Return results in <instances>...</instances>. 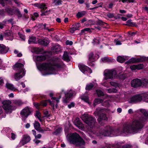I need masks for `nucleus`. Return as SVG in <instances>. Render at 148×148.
<instances>
[{"instance_id": "4d7b16f0", "label": "nucleus", "mask_w": 148, "mask_h": 148, "mask_svg": "<svg viewBox=\"0 0 148 148\" xmlns=\"http://www.w3.org/2000/svg\"><path fill=\"white\" fill-rule=\"evenodd\" d=\"M102 61L106 62L109 61V59L107 57H105L101 59Z\"/></svg>"}, {"instance_id": "9d476101", "label": "nucleus", "mask_w": 148, "mask_h": 148, "mask_svg": "<svg viewBox=\"0 0 148 148\" xmlns=\"http://www.w3.org/2000/svg\"><path fill=\"white\" fill-rule=\"evenodd\" d=\"M30 140V137L28 135H24L17 147H20L29 142Z\"/></svg>"}, {"instance_id": "5701e85b", "label": "nucleus", "mask_w": 148, "mask_h": 148, "mask_svg": "<svg viewBox=\"0 0 148 148\" xmlns=\"http://www.w3.org/2000/svg\"><path fill=\"white\" fill-rule=\"evenodd\" d=\"M4 36L7 39L11 40L12 37V34L10 31H8L4 33Z\"/></svg>"}, {"instance_id": "6e6d98bb", "label": "nucleus", "mask_w": 148, "mask_h": 148, "mask_svg": "<svg viewBox=\"0 0 148 148\" xmlns=\"http://www.w3.org/2000/svg\"><path fill=\"white\" fill-rule=\"evenodd\" d=\"M108 91V92L109 93H112L113 92H115V89H108L106 90Z\"/></svg>"}, {"instance_id": "338daca9", "label": "nucleus", "mask_w": 148, "mask_h": 148, "mask_svg": "<svg viewBox=\"0 0 148 148\" xmlns=\"http://www.w3.org/2000/svg\"><path fill=\"white\" fill-rule=\"evenodd\" d=\"M107 16L109 18H112L114 17V15L112 13H109L107 14Z\"/></svg>"}, {"instance_id": "774afa93", "label": "nucleus", "mask_w": 148, "mask_h": 148, "mask_svg": "<svg viewBox=\"0 0 148 148\" xmlns=\"http://www.w3.org/2000/svg\"><path fill=\"white\" fill-rule=\"evenodd\" d=\"M74 106V103L73 102L71 103L70 104L68 105V107L70 108H71V107H73Z\"/></svg>"}, {"instance_id": "0eeeda50", "label": "nucleus", "mask_w": 148, "mask_h": 148, "mask_svg": "<svg viewBox=\"0 0 148 148\" xmlns=\"http://www.w3.org/2000/svg\"><path fill=\"white\" fill-rule=\"evenodd\" d=\"M12 102L9 100H5L3 102V107L5 112L7 113H10L14 110V107L11 105Z\"/></svg>"}, {"instance_id": "49530a36", "label": "nucleus", "mask_w": 148, "mask_h": 148, "mask_svg": "<svg viewBox=\"0 0 148 148\" xmlns=\"http://www.w3.org/2000/svg\"><path fill=\"white\" fill-rule=\"evenodd\" d=\"M61 95H60L59 96V98L58 99H57L55 97H51V99L54 100H56V101L57 103H58L59 101V99L61 98Z\"/></svg>"}, {"instance_id": "b1692460", "label": "nucleus", "mask_w": 148, "mask_h": 148, "mask_svg": "<svg viewBox=\"0 0 148 148\" xmlns=\"http://www.w3.org/2000/svg\"><path fill=\"white\" fill-rule=\"evenodd\" d=\"M37 61H42L46 59V57L43 55L38 56L35 57Z\"/></svg>"}, {"instance_id": "9b49d317", "label": "nucleus", "mask_w": 148, "mask_h": 148, "mask_svg": "<svg viewBox=\"0 0 148 148\" xmlns=\"http://www.w3.org/2000/svg\"><path fill=\"white\" fill-rule=\"evenodd\" d=\"M141 101V97L139 95H136L131 97L128 100L130 103H136Z\"/></svg>"}, {"instance_id": "c9c22d12", "label": "nucleus", "mask_w": 148, "mask_h": 148, "mask_svg": "<svg viewBox=\"0 0 148 148\" xmlns=\"http://www.w3.org/2000/svg\"><path fill=\"white\" fill-rule=\"evenodd\" d=\"M62 129L61 128H59L57 129L53 133L54 135H57L59 134L62 131Z\"/></svg>"}, {"instance_id": "0e129e2a", "label": "nucleus", "mask_w": 148, "mask_h": 148, "mask_svg": "<svg viewBox=\"0 0 148 148\" xmlns=\"http://www.w3.org/2000/svg\"><path fill=\"white\" fill-rule=\"evenodd\" d=\"M66 43V45H72L73 44V42L71 41L67 40Z\"/></svg>"}, {"instance_id": "dca6fc26", "label": "nucleus", "mask_w": 148, "mask_h": 148, "mask_svg": "<svg viewBox=\"0 0 148 148\" xmlns=\"http://www.w3.org/2000/svg\"><path fill=\"white\" fill-rule=\"evenodd\" d=\"M38 42L40 45L47 46L49 44V42L47 38H45L38 40Z\"/></svg>"}, {"instance_id": "bf43d9fd", "label": "nucleus", "mask_w": 148, "mask_h": 148, "mask_svg": "<svg viewBox=\"0 0 148 148\" xmlns=\"http://www.w3.org/2000/svg\"><path fill=\"white\" fill-rule=\"evenodd\" d=\"M132 146L129 144H126L122 147V148H131Z\"/></svg>"}, {"instance_id": "052dcab7", "label": "nucleus", "mask_w": 148, "mask_h": 148, "mask_svg": "<svg viewBox=\"0 0 148 148\" xmlns=\"http://www.w3.org/2000/svg\"><path fill=\"white\" fill-rule=\"evenodd\" d=\"M114 41L116 45H121V41L118 40V39L115 40Z\"/></svg>"}, {"instance_id": "7c9ffc66", "label": "nucleus", "mask_w": 148, "mask_h": 148, "mask_svg": "<svg viewBox=\"0 0 148 148\" xmlns=\"http://www.w3.org/2000/svg\"><path fill=\"white\" fill-rule=\"evenodd\" d=\"M33 124L35 129L37 130L40 127V124L38 121H35Z\"/></svg>"}, {"instance_id": "de8ad7c7", "label": "nucleus", "mask_w": 148, "mask_h": 148, "mask_svg": "<svg viewBox=\"0 0 148 148\" xmlns=\"http://www.w3.org/2000/svg\"><path fill=\"white\" fill-rule=\"evenodd\" d=\"M121 1L123 3H128V2H132L133 3L134 1V0H120V1Z\"/></svg>"}, {"instance_id": "cd10ccee", "label": "nucleus", "mask_w": 148, "mask_h": 148, "mask_svg": "<svg viewBox=\"0 0 148 148\" xmlns=\"http://www.w3.org/2000/svg\"><path fill=\"white\" fill-rule=\"evenodd\" d=\"M103 111V110L101 108H97L96 111L94 112V115L95 116H98L101 114Z\"/></svg>"}, {"instance_id": "a18cd8bd", "label": "nucleus", "mask_w": 148, "mask_h": 148, "mask_svg": "<svg viewBox=\"0 0 148 148\" xmlns=\"http://www.w3.org/2000/svg\"><path fill=\"white\" fill-rule=\"evenodd\" d=\"M110 84L112 86H114L115 87H116L118 86V84L117 83L113 82H110Z\"/></svg>"}, {"instance_id": "39448f33", "label": "nucleus", "mask_w": 148, "mask_h": 148, "mask_svg": "<svg viewBox=\"0 0 148 148\" xmlns=\"http://www.w3.org/2000/svg\"><path fill=\"white\" fill-rule=\"evenodd\" d=\"M81 117L84 121L90 128H93L94 127L96 122L95 118L86 114L82 115Z\"/></svg>"}, {"instance_id": "bb28decb", "label": "nucleus", "mask_w": 148, "mask_h": 148, "mask_svg": "<svg viewBox=\"0 0 148 148\" xmlns=\"http://www.w3.org/2000/svg\"><path fill=\"white\" fill-rule=\"evenodd\" d=\"M141 97V100L142 99L143 100H147L146 101L148 102V92H146L140 95Z\"/></svg>"}, {"instance_id": "4468645a", "label": "nucleus", "mask_w": 148, "mask_h": 148, "mask_svg": "<svg viewBox=\"0 0 148 148\" xmlns=\"http://www.w3.org/2000/svg\"><path fill=\"white\" fill-rule=\"evenodd\" d=\"M65 98L63 99V101L65 103H67L69 99L72 97L73 94L72 91L71 90L68 92L64 93Z\"/></svg>"}, {"instance_id": "09e8293b", "label": "nucleus", "mask_w": 148, "mask_h": 148, "mask_svg": "<svg viewBox=\"0 0 148 148\" xmlns=\"http://www.w3.org/2000/svg\"><path fill=\"white\" fill-rule=\"evenodd\" d=\"M33 104L35 107L37 109H39L40 108V103H34Z\"/></svg>"}, {"instance_id": "4c0bfd02", "label": "nucleus", "mask_w": 148, "mask_h": 148, "mask_svg": "<svg viewBox=\"0 0 148 148\" xmlns=\"http://www.w3.org/2000/svg\"><path fill=\"white\" fill-rule=\"evenodd\" d=\"M96 92L98 97H100L104 95L103 92L101 90H96Z\"/></svg>"}, {"instance_id": "58836bf2", "label": "nucleus", "mask_w": 148, "mask_h": 148, "mask_svg": "<svg viewBox=\"0 0 148 148\" xmlns=\"http://www.w3.org/2000/svg\"><path fill=\"white\" fill-rule=\"evenodd\" d=\"M81 99H82V100H83L86 102L89 103V98L88 96H82L81 97Z\"/></svg>"}, {"instance_id": "20e7f679", "label": "nucleus", "mask_w": 148, "mask_h": 148, "mask_svg": "<svg viewBox=\"0 0 148 148\" xmlns=\"http://www.w3.org/2000/svg\"><path fill=\"white\" fill-rule=\"evenodd\" d=\"M69 140L71 143L78 146L84 145L85 143L83 139L76 133H73L69 136Z\"/></svg>"}, {"instance_id": "393cba45", "label": "nucleus", "mask_w": 148, "mask_h": 148, "mask_svg": "<svg viewBox=\"0 0 148 148\" xmlns=\"http://www.w3.org/2000/svg\"><path fill=\"white\" fill-rule=\"evenodd\" d=\"M63 59L67 62L70 60V57L68 56V53L66 52H64L63 56Z\"/></svg>"}, {"instance_id": "473e14b6", "label": "nucleus", "mask_w": 148, "mask_h": 148, "mask_svg": "<svg viewBox=\"0 0 148 148\" xmlns=\"http://www.w3.org/2000/svg\"><path fill=\"white\" fill-rule=\"evenodd\" d=\"M86 14V12L84 11L81 12H79L77 14V18H80L84 15Z\"/></svg>"}, {"instance_id": "680f3d73", "label": "nucleus", "mask_w": 148, "mask_h": 148, "mask_svg": "<svg viewBox=\"0 0 148 148\" xmlns=\"http://www.w3.org/2000/svg\"><path fill=\"white\" fill-rule=\"evenodd\" d=\"M130 68L132 70H135L137 69L136 65H133L131 66H130Z\"/></svg>"}, {"instance_id": "4be33fe9", "label": "nucleus", "mask_w": 148, "mask_h": 148, "mask_svg": "<svg viewBox=\"0 0 148 148\" xmlns=\"http://www.w3.org/2000/svg\"><path fill=\"white\" fill-rule=\"evenodd\" d=\"M80 26L79 23H77L75 25H73V27L70 29V32L71 33H73L75 31L77 30L78 28Z\"/></svg>"}, {"instance_id": "79ce46f5", "label": "nucleus", "mask_w": 148, "mask_h": 148, "mask_svg": "<svg viewBox=\"0 0 148 148\" xmlns=\"http://www.w3.org/2000/svg\"><path fill=\"white\" fill-rule=\"evenodd\" d=\"M109 100L105 101L103 104V105L106 107H108L109 105Z\"/></svg>"}, {"instance_id": "72a5a7b5", "label": "nucleus", "mask_w": 148, "mask_h": 148, "mask_svg": "<svg viewBox=\"0 0 148 148\" xmlns=\"http://www.w3.org/2000/svg\"><path fill=\"white\" fill-rule=\"evenodd\" d=\"M94 85L92 83H90L87 84L86 87V89L87 90H90L93 87Z\"/></svg>"}, {"instance_id": "f8f14e48", "label": "nucleus", "mask_w": 148, "mask_h": 148, "mask_svg": "<svg viewBox=\"0 0 148 148\" xmlns=\"http://www.w3.org/2000/svg\"><path fill=\"white\" fill-rule=\"evenodd\" d=\"M142 83L140 79H134L131 81V84L132 86L136 88L141 86Z\"/></svg>"}, {"instance_id": "ea45409f", "label": "nucleus", "mask_w": 148, "mask_h": 148, "mask_svg": "<svg viewBox=\"0 0 148 148\" xmlns=\"http://www.w3.org/2000/svg\"><path fill=\"white\" fill-rule=\"evenodd\" d=\"M39 16L38 14L37 13H35L33 15L32 17L31 18L32 20L34 21L36 18Z\"/></svg>"}, {"instance_id": "69168bd1", "label": "nucleus", "mask_w": 148, "mask_h": 148, "mask_svg": "<svg viewBox=\"0 0 148 148\" xmlns=\"http://www.w3.org/2000/svg\"><path fill=\"white\" fill-rule=\"evenodd\" d=\"M47 130H42V129L41 128V127L38 130H37V131H39V132H41L42 133H44V132L45 131H47Z\"/></svg>"}, {"instance_id": "f704fd0d", "label": "nucleus", "mask_w": 148, "mask_h": 148, "mask_svg": "<svg viewBox=\"0 0 148 148\" xmlns=\"http://www.w3.org/2000/svg\"><path fill=\"white\" fill-rule=\"evenodd\" d=\"M15 13L17 15L18 17L21 18L22 16V15L18 9H16L14 11Z\"/></svg>"}, {"instance_id": "c03bdc74", "label": "nucleus", "mask_w": 148, "mask_h": 148, "mask_svg": "<svg viewBox=\"0 0 148 148\" xmlns=\"http://www.w3.org/2000/svg\"><path fill=\"white\" fill-rule=\"evenodd\" d=\"M127 24L126 25H127L128 26H133L134 25L133 23L132 22L131 20H129L127 21Z\"/></svg>"}, {"instance_id": "f3484780", "label": "nucleus", "mask_w": 148, "mask_h": 148, "mask_svg": "<svg viewBox=\"0 0 148 148\" xmlns=\"http://www.w3.org/2000/svg\"><path fill=\"white\" fill-rule=\"evenodd\" d=\"M75 125L80 129L82 130L84 128L83 124L80 122L78 118H76L74 122Z\"/></svg>"}, {"instance_id": "5fc2aeb1", "label": "nucleus", "mask_w": 148, "mask_h": 148, "mask_svg": "<svg viewBox=\"0 0 148 148\" xmlns=\"http://www.w3.org/2000/svg\"><path fill=\"white\" fill-rule=\"evenodd\" d=\"M43 113L45 116H49V113L48 111L46 110H44L43 111Z\"/></svg>"}, {"instance_id": "f257e3e1", "label": "nucleus", "mask_w": 148, "mask_h": 148, "mask_svg": "<svg viewBox=\"0 0 148 148\" xmlns=\"http://www.w3.org/2000/svg\"><path fill=\"white\" fill-rule=\"evenodd\" d=\"M144 122L140 118L134 119L130 123L125 124L122 129H118L115 130L108 126L101 131L99 135L112 136H118L123 133H137L143 127Z\"/></svg>"}, {"instance_id": "a19ab883", "label": "nucleus", "mask_w": 148, "mask_h": 148, "mask_svg": "<svg viewBox=\"0 0 148 148\" xmlns=\"http://www.w3.org/2000/svg\"><path fill=\"white\" fill-rule=\"evenodd\" d=\"M6 10L11 15L13 14V10L12 8H7L6 9Z\"/></svg>"}, {"instance_id": "864d4df0", "label": "nucleus", "mask_w": 148, "mask_h": 148, "mask_svg": "<svg viewBox=\"0 0 148 148\" xmlns=\"http://www.w3.org/2000/svg\"><path fill=\"white\" fill-rule=\"evenodd\" d=\"M56 2V5H59L62 4V0H58Z\"/></svg>"}, {"instance_id": "3c124183", "label": "nucleus", "mask_w": 148, "mask_h": 148, "mask_svg": "<svg viewBox=\"0 0 148 148\" xmlns=\"http://www.w3.org/2000/svg\"><path fill=\"white\" fill-rule=\"evenodd\" d=\"M92 43H93L94 44H99V39L95 38L93 40Z\"/></svg>"}, {"instance_id": "a211bd4d", "label": "nucleus", "mask_w": 148, "mask_h": 148, "mask_svg": "<svg viewBox=\"0 0 148 148\" xmlns=\"http://www.w3.org/2000/svg\"><path fill=\"white\" fill-rule=\"evenodd\" d=\"M48 101L49 102L50 105L53 107L54 106V104L50 100H45L41 101L40 102V106H42L44 107L46 106L47 105V102Z\"/></svg>"}, {"instance_id": "8fccbe9b", "label": "nucleus", "mask_w": 148, "mask_h": 148, "mask_svg": "<svg viewBox=\"0 0 148 148\" xmlns=\"http://www.w3.org/2000/svg\"><path fill=\"white\" fill-rule=\"evenodd\" d=\"M137 69L140 70L143 68V65L142 64H139L136 65Z\"/></svg>"}, {"instance_id": "f03ea898", "label": "nucleus", "mask_w": 148, "mask_h": 148, "mask_svg": "<svg viewBox=\"0 0 148 148\" xmlns=\"http://www.w3.org/2000/svg\"><path fill=\"white\" fill-rule=\"evenodd\" d=\"M64 64L61 59L57 57L52 58L49 63H45L39 64L38 67L41 70L47 71L49 74H55V69L63 68Z\"/></svg>"}, {"instance_id": "c756f323", "label": "nucleus", "mask_w": 148, "mask_h": 148, "mask_svg": "<svg viewBox=\"0 0 148 148\" xmlns=\"http://www.w3.org/2000/svg\"><path fill=\"white\" fill-rule=\"evenodd\" d=\"M103 100L102 99L99 98L96 99L93 103V106H95L97 104L100 103L102 102Z\"/></svg>"}, {"instance_id": "6e6552de", "label": "nucleus", "mask_w": 148, "mask_h": 148, "mask_svg": "<svg viewBox=\"0 0 148 148\" xmlns=\"http://www.w3.org/2000/svg\"><path fill=\"white\" fill-rule=\"evenodd\" d=\"M32 112V110L31 108L29 107H26L21 111V116L23 118L25 119L30 115Z\"/></svg>"}, {"instance_id": "13d9d810", "label": "nucleus", "mask_w": 148, "mask_h": 148, "mask_svg": "<svg viewBox=\"0 0 148 148\" xmlns=\"http://www.w3.org/2000/svg\"><path fill=\"white\" fill-rule=\"evenodd\" d=\"M142 83L144 84L148 85V79H144L142 81Z\"/></svg>"}, {"instance_id": "412c9836", "label": "nucleus", "mask_w": 148, "mask_h": 148, "mask_svg": "<svg viewBox=\"0 0 148 148\" xmlns=\"http://www.w3.org/2000/svg\"><path fill=\"white\" fill-rule=\"evenodd\" d=\"M53 52L54 53H57L60 51L61 49L60 46L59 45H56L53 46L52 49Z\"/></svg>"}, {"instance_id": "37998d69", "label": "nucleus", "mask_w": 148, "mask_h": 148, "mask_svg": "<svg viewBox=\"0 0 148 148\" xmlns=\"http://www.w3.org/2000/svg\"><path fill=\"white\" fill-rule=\"evenodd\" d=\"M14 103L16 105L18 106H21L23 104V103L19 100L15 101Z\"/></svg>"}, {"instance_id": "2eb2a0df", "label": "nucleus", "mask_w": 148, "mask_h": 148, "mask_svg": "<svg viewBox=\"0 0 148 148\" xmlns=\"http://www.w3.org/2000/svg\"><path fill=\"white\" fill-rule=\"evenodd\" d=\"M78 66L80 70L83 73L88 71H89L90 73L92 72L91 70L89 68L83 64H79V65Z\"/></svg>"}, {"instance_id": "a878e982", "label": "nucleus", "mask_w": 148, "mask_h": 148, "mask_svg": "<svg viewBox=\"0 0 148 148\" xmlns=\"http://www.w3.org/2000/svg\"><path fill=\"white\" fill-rule=\"evenodd\" d=\"M28 43L29 44L36 43V38L33 36L30 37L28 40Z\"/></svg>"}, {"instance_id": "423d86ee", "label": "nucleus", "mask_w": 148, "mask_h": 148, "mask_svg": "<svg viewBox=\"0 0 148 148\" xmlns=\"http://www.w3.org/2000/svg\"><path fill=\"white\" fill-rule=\"evenodd\" d=\"M104 79H113L116 77V71L114 69L105 70L104 71Z\"/></svg>"}, {"instance_id": "7ed1b4c3", "label": "nucleus", "mask_w": 148, "mask_h": 148, "mask_svg": "<svg viewBox=\"0 0 148 148\" xmlns=\"http://www.w3.org/2000/svg\"><path fill=\"white\" fill-rule=\"evenodd\" d=\"M13 69L17 71L14 74V79L16 81L19 80L25 74V71L24 68V65L21 63H16L13 66Z\"/></svg>"}, {"instance_id": "e2e57ef3", "label": "nucleus", "mask_w": 148, "mask_h": 148, "mask_svg": "<svg viewBox=\"0 0 148 148\" xmlns=\"http://www.w3.org/2000/svg\"><path fill=\"white\" fill-rule=\"evenodd\" d=\"M36 116L38 118L40 117V114L38 111H36Z\"/></svg>"}, {"instance_id": "603ef678", "label": "nucleus", "mask_w": 148, "mask_h": 148, "mask_svg": "<svg viewBox=\"0 0 148 148\" xmlns=\"http://www.w3.org/2000/svg\"><path fill=\"white\" fill-rule=\"evenodd\" d=\"M11 134V138L12 140H14L16 138V135L14 133H12Z\"/></svg>"}, {"instance_id": "1a4fd4ad", "label": "nucleus", "mask_w": 148, "mask_h": 148, "mask_svg": "<svg viewBox=\"0 0 148 148\" xmlns=\"http://www.w3.org/2000/svg\"><path fill=\"white\" fill-rule=\"evenodd\" d=\"M99 57L97 55L96 56H94L93 53L92 52L90 53L88 56V64L89 65L93 66H95V64L94 62L95 60L96 59H97Z\"/></svg>"}, {"instance_id": "e433bc0d", "label": "nucleus", "mask_w": 148, "mask_h": 148, "mask_svg": "<svg viewBox=\"0 0 148 148\" xmlns=\"http://www.w3.org/2000/svg\"><path fill=\"white\" fill-rule=\"evenodd\" d=\"M46 5L43 3H41L38 5V7L43 10H45L47 8L46 7Z\"/></svg>"}, {"instance_id": "2f4dec72", "label": "nucleus", "mask_w": 148, "mask_h": 148, "mask_svg": "<svg viewBox=\"0 0 148 148\" xmlns=\"http://www.w3.org/2000/svg\"><path fill=\"white\" fill-rule=\"evenodd\" d=\"M117 60L118 62L121 63L125 61L124 57L120 56H119L117 57Z\"/></svg>"}, {"instance_id": "ddd939ff", "label": "nucleus", "mask_w": 148, "mask_h": 148, "mask_svg": "<svg viewBox=\"0 0 148 148\" xmlns=\"http://www.w3.org/2000/svg\"><path fill=\"white\" fill-rule=\"evenodd\" d=\"M140 111L144 116V117L140 118L144 122L148 120V110L141 109L140 110Z\"/></svg>"}, {"instance_id": "aec40b11", "label": "nucleus", "mask_w": 148, "mask_h": 148, "mask_svg": "<svg viewBox=\"0 0 148 148\" xmlns=\"http://www.w3.org/2000/svg\"><path fill=\"white\" fill-rule=\"evenodd\" d=\"M107 119V118L106 114L102 113L99 116L98 121L99 123L101 124L102 121L106 120Z\"/></svg>"}, {"instance_id": "6ab92c4d", "label": "nucleus", "mask_w": 148, "mask_h": 148, "mask_svg": "<svg viewBox=\"0 0 148 148\" xmlns=\"http://www.w3.org/2000/svg\"><path fill=\"white\" fill-rule=\"evenodd\" d=\"M9 50L8 47L3 44H0V53H7Z\"/></svg>"}, {"instance_id": "c85d7f7f", "label": "nucleus", "mask_w": 148, "mask_h": 148, "mask_svg": "<svg viewBox=\"0 0 148 148\" xmlns=\"http://www.w3.org/2000/svg\"><path fill=\"white\" fill-rule=\"evenodd\" d=\"M6 86L8 89L12 90L15 91L16 90V88L12 84L8 83H7L6 84Z\"/></svg>"}]
</instances>
